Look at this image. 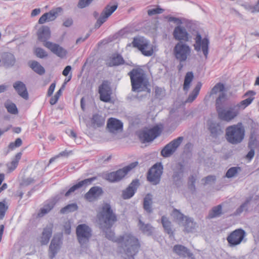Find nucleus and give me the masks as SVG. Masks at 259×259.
I'll use <instances>...</instances> for the list:
<instances>
[{
  "mask_svg": "<svg viewBox=\"0 0 259 259\" xmlns=\"http://www.w3.org/2000/svg\"><path fill=\"white\" fill-rule=\"evenodd\" d=\"M100 228L105 233L106 237L113 241L120 243L123 249L125 259H134L138 253L141 244L139 239L131 233H125L118 237L115 236L111 228L116 222L115 213L109 203H104L97 214Z\"/></svg>",
  "mask_w": 259,
  "mask_h": 259,
  "instance_id": "nucleus-1",
  "label": "nucleus"
},
{
  "mask_svg": "<svg viewBox=\"0 0 259 259\" xmlns=\"http://www.w3.org/2000/svg\"><path fill=\"white\" fill-rule=\"evenodd\" d=\"M130 77L132 89L134 92H140L148 90V80L144 70L140 68H134L128 72Z\"/></svg>",
  "mask_w": 259,
  "mask_h": 259,
  "instance_id": "nucleus-2",
  "label": "nucleus"
},
{
  "mask_svg": "<svg viewBox=\"0 0 259 259\" xmlns=\"http://www.w3.org/2000/svg\"><path fill=\"white\" fill-rule=\"evenodd\" d=\"M245 129L241 122L229 126L226 130V138L232 144L240 143L244 139Z\"/></svg>",
  "mask_w": 259,
  "mask_h": 259,
  "instance_id": "nucleus-3",
  "label": "nucleus"
},
{
  "mask_svg": "<svg viewBox=\"0 0 259 259\" xmlns=\"http://www.w3.org/2000/svg\"><path fill=\"white\" fill-rule=\"evenodd\" d=\"M138 164L137 161L132 162L115 171L107 174L105 179L110 182L114 183L120 181L129 171L136 167Z\"/></svg>",
  "mask_w": 259,
  "mask_h": 259,
  "instance_id": "nucleus-4",
  "label": "nucleus"
},
{
  "mask_svg": "<svg viewBox=\"0 0 259 259\" xmlns=\"http://www.w3.org/2000/svg\"><path fill=\"white\" fill-rule=\"evenodd\" d=\"M191 53L189 46L182 42H178L174 47L173 54L175 58L180 63L186 61Z\"/></svg>",
  "mask_w": 259,
  "mask_h": 259,
  "instance_id": "nucleus-5",
  "label": "nucleus"
},
{
  "mask_svg": "<svg viewBox=\"0 0 259 259\" xmlns=\"http://www.w3.org/2000/svg\"><path fill=\"white\" fill-rule=\"evenodd\" d=\"M92 229L86 224L79 225L76 230L78 241L82 248L86 247L92 236Z\"/></svg>",
  "mask_w": 259,
  "mask_h": 259,
  "instance_id": "nucleus-6",
  "label": "nucleus"
},
{
  "mask_svg": "<svg viewBox=\"0 0 259 259\" xmlns=\"http://www.w3.org/2000/svg\"><path fill=\"white\" fill-rule=\"evenodd\" d=\"M132 44L134 47L138 48L146 56H151L153 53L152 46L144 37H134Z\"/></svg>",
  "mask_w": 259,
  "mask_h": 259,
  "instance_id": "nucleus-7",
  "label": "nucleus"
},
{
  "mask_svg": "<svg viewBox=\"0 0 259 259\" xmlns=\"http://www.w3.org/2000/svg\"><path fill=\"white\" fill-rule=\"evenodd\" d=\"M161 133V129L158 125L154 126L150 129L144 130L140 132L139 137L143 143L150 142L158 137Z\"/></svg>",
  "mask_w": 259,
  "mask_h": 259,
  "instance_id": "nucleus-8",
  "label": "nucleus"
},
{
  "mask_svg": "<svg viewBox=\"0 0 259 259\" xmlns=\"http://www.w3.org/2000/svg\"><path fill=\"white\" fill-rule=\"evenodd\" d=\"M163 165L161 163H156L149 170L147 180L153 185L159 184L163 172Z\"/></svg>",
  "mask_w": 259,
  "mask_h": 259,
  "instance_id": "nucleus-9",
  "label": "nucleus"
},
{
  "mask_svg": "<svg viewBox=\"0 0 259 259\" xmlns=\"http://www.w3.org/2000/svg\"><path fill=\"white\" fill-rule=\"evenodd\" d=\"M195 43L194 45L195 50L199 52L202 50L203 54L206 58L208 54V48L209 40L207 37L202 38L201 34L197 32L196 36L194 38Z\"/></svg>",
  "mask_w": 259,
  "mask_h": 259,
  "instance_id": "nucleus-10",
  "label": "nucleus"
},
{
  "mask_svg": "<svg viewBox=\"0 0 259 259\" xmlns=\"http://www.w3.org/2000/svg\"><path fill=\"white\" fill-rule=\"evenodd\" d=\"M219 118L223 121L229 122L236 117L238 114L237 110L234 105L227 109L220 108L217 109Z\"/></svg>",
  "mask_w": 259,
  "mask_h": 259,
  "instance_id": "nucleus-11",
  "label": "nucleus"
},
{
  "mask_svg": "<svg viewBox=\"0 0 259 259\" xmlns=\"http://www.w3.org/2000/svg\"><path fill=\"white\" fill-rule=\"evenodd\" d=\"M184 140L183 137H179L166 145L161 151V155L164 157L171 156L180 146Z\"/></svg>",
  "mask_w": 259,
  "mask_h": 259,
  "instance_id": "nucleus-12",
  "label": "nucleus"
},
{
  "mask_svg": "<svg viewBox=\"0 0 259 259\" xmlns=\"http://www.w3.org/2000/svg\"><path fill=\"white\" fill-rule=\"evenodd\" d=\"M246 235L245 231L238 229L231 233L227 238V240L231 247L240 244Z\"/></svg>",
  "mask_w": 259,
  "mask_h": 259,
  "instance_id": "nucleus-13",
  "label": "nucleus"
},
{
  "mask_svg": "<svg viewBox=\"0 0 259 259\" xmlns=\"http://www.w3.org/2000/svg\"><path fill=\"white\" fill-rule=\"evenodd\" d=\"M118 6L117 5H107L105 8L103 9L102 13H101L100 16L97 21L95 24L96 28H99L102 24L106 21L108 18L117 9Z\"/></svg>",
  "mask_w": 259,
  "mask_h": 259,
  "instance_id": "nucleus-14",
  "label": "nucleus"
},
{
  "mask_svg": "<svg viewBox=\"0 0 259 259\" xmlns=\"http://www.w3.org/2000/svg\"><path fill=\"white\" fill-rule=\"evenodd\" d=\"M172 252L180 258H195L193 253L187 247L181 244L175 245L172 248Z\"/></svg>",
  "mask_w": 259,
  "mask_h": 259,
  "instance_id": "nucleus-15",
  "label": "nucleus"
},
{
  "mask_svg": "<svg viewBox=\"0 0 259 259\" xmlns=\"http://www.w3.org/2000/svg\"><path fill=\"white\" fill-rule=\"evenodd\" d=\"M100 100L104 102H109L111 100L112 91L107 81H104L99 87Z\"/></svg>",
  "mask_w": 259,
  "mask_h": 259,
  "instance_id": "nucleus-16",
  "label": "nucleus"
},
{
  "mask_svg": "<svg viewBox=\"0 0 259 259\" xmlns=\"http://www.w3.org/2000/svg\"><path fill=\"white\" fill-rule=\"evenodd\" d=\"M62 244L61 238L59 235H55L52 239L49 246V255L51 259H53L61 248Z\"/></svg>",
  "mask_w": 259,
  "mask_h": 259,
  "instance_id": "nucleus-17",
  "label": "nucleus"
},
{
  "mask_svg": "<svg viewBox=\"0 0 259 259\" xmlns=\"http://www.w3.org/2000/svg\"><path fill=\"white\" fill-rule=\"evenodd\" d=\"M173 36L176 40L179 41H188L190 38V34L186 29L183 26H176L173 31Z\"/></svg>",
  "mask_w": 259,
  "mask_h": 259,
  "instance_id": "nucleus-18",
  "label": "nucleus"
},
{
  "mask_svg": "<svg viewBox=\"0 0 259 259\" xmlns=\"http://www.w3.org/2000/svg\"><path fill=\"white\" fill-rule=\"evenodd\" d=\"M62 10V8L58 7L51 10L48 13H46L40 17L38 23L39 24H44L47 21L49 22L54 20Z\"/></svg>",
  "mask_w": 259,
  "mask_h": 259,
  "instance_id": "nucleus-19",
  "label": "nucleus"
},
{
  "mask_svg": "<svg viewBox=\"0 0 259 259\" xmlns=\"http://www.w3.org/2000/svg\"><path fill=\"white\" fill-rule=\"evenodd\" d=\"M139 186V181L138 179L133 180L127 188L123 190L122 196L124 199H128L132 197L136 193Z\"/></svg>",
  "mask_w": 259,
  "mask_h": 259,
  "instance_id": "nucleus-20",
  "label": "nucleus"
},
{
  "mask_svg": "<svg viewBox=\"0 0 259 259\" xmlns=\"http://www.w3.org/2000/svg\"><path fill=\"white\" fill-rule=\"evenodd\" d=\"M44 46L57 56L63 58L67 54V51L58 44L50 41L46 42Z\"/></svg>",
  "mask_w": 259,
  "mask_h": 259,
  "instance_id": "nucleus-21",
  "label": "nucleus"
},
{
  "mask_svg": "<svg viewBox=\"0 0 259 259\" xmlns=\"http://www.w3.org/2000/svg\"><path fill=\"white\" fill-rule=\"evenodd\" d=\"M107 127L109 131L112 133H117L123 129L122 122L116 118H110L107 121Z\"/></svg>",
  "mask_w": 259,
  "mask_h": 259,
  "instance_id": "nucleus-22",
  "label": "nucleus"
},
{
  "mask_svg": "<svg viewBox=\"0 0 259 259\" xmlns=\"http://www.w3.org/2000/svg\"><path fill=\"white\" fill-rule=\"evenodd\" d=\"M255 94V92L251 91H248L244 94V96H250V97H249L248 98L244 100L241 101L238 104L234 105L235 107L237 110L238 112H239V110L240 109H244L251 103V102L254 99V98L252 96H254Z\"/></svg>",
  "mask_w": 259,
  "mask_h": 259,
  "instance_id": "nucleus-23",
  "label": "nucleus"
},
{
  "mask_svg": "<svg viewBox=\"0 0 259 259\" xmlns=\"http://www.w3.org/2000/svg\"><path fill=\"white\" fill-rule=\"evenodd\" d=\"M13 88L17 92L18 94L25 100H27L29 98L28 93L26 85L21 81H16L13 84Z\"/></svg>",
  "mask_w": 259,
  "mask_h": 259,
  "instance_id": "nucleus-24",
  "label": "nucleus"
},
{
  "mask_svg": "<svg viewBox=\"0 0 259 259\" xmlns=\"http://www.w3.org/2000/svg\"><path fill=\"white\" fill-rule=\"evenodd\" d=\"M95 180V178H91L84 179L82 181H81L74 185L69 189L65 193V196L66 197L69 196L71 193L74 192L77 189L80 188L83 186H87L90 185L94 180Z\"/></svg>",
  "mask_w": 259,
  "mask_h": 259,
  "instance_id": "nucleus-25",
  "label": "nucleus"
},
{
  "mask_svg": "<svg viewBox=\"0 0 259 259\" xmlns=\"http://www.w3.org/2000/svg\"><path fill=\"white\" fill-rule=\"evenodd\" d=\"M103 193L102 189L98 186L92 187L85 194L84 198L89 201H93Z\"/></svg>",
  "mask_w": 259,
  "mask_h": 259,
  "instance_id": "nucleus-26",
  "label": "nucleus"
},
{
  "mask_svg": "<svg viewBox=\"0 0 259 259\" xmlns=\"http://www.w3.org/2000/svg\"><path fill=\"white\" fill-rule=\"evenodd\" d=\"M208 130L212 137H217L223 134V131L222 129L220 122L210 120L208 122Z\"/></svg>",
  "mask_w": 259,
  "mask_h": 259,
  "instance_id": "nucleus-27",
  "label": "nucleus"
},
{
  "mask_svg": "<svg viewBox=\"0 0 259 259\" xmlns=\"http://www.w3.org/2000/svg\"><path fill=\"white\" fill-rule=\"evenodd\" d=\"M2 61L5 67L7 68L11 67L15 64L16 58L13 54L6 52L2 55Z\"/></svg>",
  "mask_w": 259,
  "mask_h": 259,
  "instance_id": "nucleus-28",
  "label": "nucleus"
},
{
  "mask_svg": "<svg viewBox=\"0 0 259 259\" xmlns=\"http://www.w3.org/2000/svg\"><path fill=\"white\" fill-rule=\"evenodd\" d=\"M50 30L48 26H42L38 30V38L40 41L44 42V44L47 42V40L50 38Z\"/></svg>",
  "mask_w": 259,
  "mask_h": 259,
  "instance_id": "nucleus-29",
  "label": "nucleus"
},
{
  "mask_svg": "<svg viewBox=\"0 0 259 259\" xmlns=\"http://www.w3.org/2000/svg\"><path fill=\"white\" fill-rule=\"evenodd\" d=\"M184 170V166L181 163H178L174 169L172 179L176 184L177 182L181 181L183 176Z\"/></svg>",
  "mask_w": 259,
  "mask_h": 259,
  "instance_id": "nucleus-30",
  "label": "nucleus"
},
{
  "mask_svg": "<svg viewBox=\"0 0 259 259\" xmlns=\"http://www.w3.org/2000/svg\"><path fill=\"white\" fill-rule=\"evenodd\" d=\"M53 225H49L44 229L41 237V243L42 245L47 244L52 235Z\"/></svg>",
  "mask_w": 259,
  "mask_h": 259,
  "instance_id": "nucleus-31",
  "label": "nucleus"
},
{
  "mask_svg": "<svg viewBox=\"0 0 259 259\" xmlns=\"http://www.w3.org/2000/svg\"><path fill=\"white\" fill-rule=\"evenodd\" d=\"M105 117L99 113H95L91 118V123L94 127H101L105 123Z\"/></svg>",
  "mask_w": 259,
  "mask_h": 259,
  "instance_id": "nucleus-32",
  "label": "nucleus"
},
{
  "mask_svg": "<svg viewBox=\"0 0 259 259\" xmlns=\"http://www.w3.org/2000/svg\"><path fill=\"white\" fill-rule=\"evenodd\" d=\"M28 65L35 72L39 75H42L45 72L44 68L36 61H29Z\"/></svg>",
  "mask_w": 259,
  "mask_h": 259,
  "instance_id": "nucleus-33",
  "label": "nucleus"
},
{
  "mask_svg": "<svg viewBox=\"0 0 259 259\" xmlns=\"http://www.w3.org/2000/svg\"><path fill=\"white\" fill-rule=\"evenodd\" d=\"M152 195L150 194H147L143 201V208L147 213H150L152 212Z\"/></svg>",
  "mask_w": 259,
  "mask_h": 259,
  "instance_id": "nucleus-34",
  "label": "nucleus"
},
{
  "mask_svg": "<svg viewBox=\"0 0 259 259\" xmlns=\"http://www.w3.org/2000/svg\"><path fill=\"white\" fill-rule=\"evenodd\" d=\"M138 227L144 234L151 235L153 232V227L149 224H145L140 219L139 220Z\"/></svg>",
  "mask_w": 259,
  "mask_h": 259,
  "instance_id": "nucleus-35",
  "label": "nucleus"
},
{
  "mask_svg": "<svg viewBox=\"0 0 259 259\" xmlns=\"http://www.w3.org/2000/svg\"><path fill=\"white\" fill-rule=\"evenodd\" d=\"M252 200V197H249L245 200L244 202H243L237 209L236 210L235 212V214L236 215H240L243 211H247L249 205L250 201Z\"/></svg>",
  "mask_w": 259,
  "mask_h": 259,
  "instance_id": "nucleus-36",
  "label": "nucleus"
},
{
  "mask_svg": "<svg viewBox=\"0 0 259 259\" xmlns=\"http://www.w3.org/2000/svg\"><path fill=\"white\" fill-rule=\"evenodd\" d=\"M124 62V61L121 55H116L113 56L107 63L109 66L112 67L123 64Z\"/></svg>",
  "mask_w": 259,
  "mask_h": 259,
  "instance_id": "nucleus-37",
  "label": "nucleus"
},
{
  "mask_svg": "<svg viewBox=\"0 0 259 259\" xmlns=\"http://www.w3.org/2000/svg\"><path fill=\"white\" fill-rule=\"evenodd\" d=\"M201 86L202 84L201 82H199L197 83L192 93L189 95L187 100V102H192L196 99L199 93Z\"/></svg>",
  "mask_w": 259,
  "mask_h": 259,
  "instance_id": "nucleus-38",
  "label": "nucleus"
},
{
  "mask_svg": "<svg viewBox=\"0 0 259 259\" xmlns=\"http://www.w3.org/2000/svg\"><path fill=\"white\" fill-rule=\"evenodd\" d=\"M22 155L21 152L18 153L11 162L7 164L8 168L10 171H13L17 166L18 162L21 159Z\"/></svg>",
  "mask_w": 259,
  "mask_h": 259,
  "instance_id": "nucleus-39",
  "label": "nucleus"
},
{
  "mask_svg": "<svg viewBox=\"0 0 259 259\" xmlns=\"http://www.w3.org/2000/svg\"><path fill=\"white\" fill-rule=\"evenodd\" d=\"M222 214V206L221 204L213 207L209 212L208 218L212 219L220 217Z\"/></svg>",
  "mask_w": 259,
  "mask_h": 259,
  "instance_id": "nucleus-40",
  "label": "nucleus"
},
{
  "mask_svg": "<svg viewBox=\"0 0 259 259\" xmlns=\"http://www.w3.org/2000/svg\"><path fill=\"white\" fill-rule=\"evenodd\" d=\"M171 215L173 218L181 225L184 223V221L187 217L182 213L179 210L176 208L173 209Z\"/></svg>",
  "mask_w": 259,
  "mask_h": 259,
  "instance_id": "nucleus-41",
  "label": "nucleus"
},
{
  "mask_svg": "<svg viewBox=\"0 0 259 259\" xmlns=\"http://www.w3.org/2000/svg\"><path fill=\"white\" fill-rule=\"evenodd\" d=\"M185 227V230L187 232H192L195 228L196 224L194 223L193 220L190 218L186 217L184 223L182 224Z\"/></svg>",
  "mask_w": 259,
  "mask_h": 259,
  "instance_id": "nucleus-42",
  "label": "nucleus"
},
{
  "mask_svg": "<svg viewBox=\"0 0 259 259\" xmlns=\"http://www.w3.org/2000/svg\"><path fill=\"white\" fill-rule=\"evenodd\" d=\"M161 223L165 231L169 235L172 234V231L171 228V223L168 219L165 216L161 218Z\"/></svg>",
  "mask_w": 259,
  "mask_h": 259,
  "instance_id": "nucleus-43",
  "label": "nucleus"
},
{
  "mask_svg": "<svg viewBox=\"0 0 259 259\" xmlns=\"http://www.w3.org/2000/svg\"><path fill=\"white\" fill-rule=\"evenodd\" d=\"M193 73L192 72L187 73L185 79L183 89L185 91H188L190 88V84L193 78Z\"/></svg>",
  "mask_w": 259,
  "mask_h": 259,
  "instance_id": "nucleus-44",
  "label": "nucleus"
},
{
  "mask_svg": "<svg viewBox=\"0 0 259 259\" xmlns=\"http://www.w3.org/2000/svg\"><path fill=\"white\" fill-rule=\"evenodd\" d=\"M227 100V95L224 93L222 92L220 94L218 98L216 99V109H218V108H223V106L225 104L226 101Z\"/></svg>",
  "mask_w": 259,
  "mask_h": 259,
  "instance_id": "nucleus-45",
  "label": "nucleus"
},
{
  "mask_svg": "<svg viewBox=\"0 0 259 259\" xmlns=\"http://www.w3.org/2000/svg\"><path fill=\"white\" fill-rule=\"evenodd\" d=\"M55 205V203L53 201H51L47 202L44 206L40 209V212L39 213L38 215L42 217L44 215L48 213Z\"/></svg>",
  "mask_w": 259,
  "mask_h": 259,
  "instance_id": "nucleus-46",
  "label": "nucleus"
},
{
  "mask_svg": "<svg viewBox=\"0 0 259 259\" xmlns=\"http://www.w3.org/2000/svg\"><path fill=\"white\" fill-rule=\"evenodd\" d=\"M249 149H256L259 147V142L257 140L255 135L251 134L249 140L248 145Z\"/></svg>",
  "mask_w": 259,
  "mask_h": 259,
  "instance_id": "nucleus-47",
  "label": "nucleus"
},
{
  "mask_svg": "<svg viewBox=\"0 0 259 259\" xmlns=\"http://www.w3.org/2000/svg\"><path fill=\"white\" fill-rule=\"evenodd\" d=\"M241 170L240 167H231L226 174V177L227 178H232L237 175L239 171Z\"/></svg>",
  "mask_w": 259,
  "mask_h": 259,
  "instance_id": "nucleus-48",
  "label": "nucleus"
},
{
  "mask_svg": "<svg viewBox=\"0 0 259 259\" xmlns=\"http://www.w3.org/2000/svg\"><path fill=\"white\" fill-rule=\"evenodd\" d=\"M78 206L76 203H71L62 208L61 209L60 212L62 213H65L69 212H73L76 210Z\"/></svg>",
  "mask_w": 259,
  "mask_h": 259,
  "instance_id": "nucleus-49",
  "label": "nucleus"
},
{
  "mask_svg": "<svg viewBox=\"0 0 259 259\" xmlns=\"http://www.w3.org/2000/svg\"><path fill=\"white\" fill-rule=\"evenodd\" d=\"M154 93L155 97L160 100L163 99L165 96V91L163 88L155 87Z\"/></svg>",
  "mask_w": 259,
  "mask_h": 259,
  "instance_id": "nucleus-50",
  "label": "nucleus"
},
{
  "mask_svg": "<svg viewBox=\"0 0 259 259\" xmlns=\"http://www.w3.org/2000/svg\"><path fill=\"white\" fill-rule=\"evenodd\" d=\"M5 106L8 112L11 114H16L18 112L17 108L14 103H5Z\"/></svg>",
  "mask_w": 259,
  "mask_h": 259,
  "instance_id": "nucleus-51",
  "label": "nucleus"
},
{
  "mask_svg": "<svg viewBox=\"0 0 259 259\" xmlns=\"http://www.w3.org/2000/svg\"><path fill=\"white\" fill-rule=\"evenodd\" d=\"M196 180V176L194 175H191L188 180V187L189 189L192 192H194L195 191V183Z\"/></svg>",
  "mask_w": 259,
  "mask_h": 259,
  "instance_id": "nucleus-52",
  "label": "nucleus"
},
{
  "mask_svg": "<svg viewBox=\"0 0 259 259\" xmlns=\"http://www.w3.org/2000/svg\"><path fill=\"white\" fill-rule=\"evenodd\" d=\"M224 85L223 83H218L212 89L210 94H215L219 92L222 93L224 91Z\"/></svg>",
  "mask_w": 259,
  "mask_h": 259,
  "instance_id": "nucleus-53",
  "label": "nucleus"
},
{
  "mask_svg": "<svg viewBox=\"0 0 259 259\" xmlns=\"http://www.w3.org/2000/svg\"><path fill=\"white\" fill-rule=\"evenodd\" d=\"M8 208L5 201L0 202V220H2L4 218Z\"/></svg>",
  "mask_w": 259,
  "mask_h": 259,
  "instance_id": "nucleus-54",
  "label": "nucleus"
},
{
  "mask_svg": "<svg viewBox=\"0 0 259 259\" xmlns=\"http://www.w3.org/2000/svg\"><path fill=\"white\" fill-rule=\"evenodd\" d=\"M22 144V140L20 138H17L14 142L10 143L9 145V148L11 150H13L16 148L19 147Z\"/></svg>",
  "mask_w": 259,
  "mask_h": 259,
  "instance_id": "nucleus-55",
  "label": "nucleus"
},
{
  "mask_svg": "<svg viewBox=\"0 0 259 259\" xmlns=\"http://www.w3.org/2000/svg\"><path fill=\"white\" fill-rule=\"evenodd\" d=\"M62 88L55 94V96L51 98L50 103L53 105H55L58 101L60 96L62 94Z\"/></svg>",
  "mask_w": 259,
  "mask_h": 259,
  "instance_id": "nucleus-56",
  "label": "nucleus"
},
{
  "mask_svg": "<svg viewBox=\"0 0 259 259\" xmlns=\"http://www.w3.org/2000/svg\"><path fill=\"white\" fill-rule=\"evenodd\" d=\"M35 53L37 57L44 58L48 56L47 52L42 49L37 48L35 50Z\"/></svg>",
  "mask_w": 259,
  "mask_h": 259,
  "instance_id": "nucleus-57",
  "label": "nucleus"
},
{
  "mask_svg": "<svg viewBox=\"0 0 259 259\" xmlns=\"http://www.w3.org/2000/svg\"><path fill=\"white\" fill-rule=\"evenodd\" d=\"M163 11V9L160 8H156L149 10L148 11V14L149 16H152L155 14H161Z\"/></svg>",
  "mask_w": 259,
  "mask_h": 259,
  "instance_id": "nucleus-58",
  "label": "nucleus"
},
{
  "mask_svg": "<svg viewBox=\"0 0 259 259\" xmlns=\"http://www.w3.org/2000/svg\"><path fill=\"white\" fill-rule=\"evenodd\" d=\"M93 0H79L78 3V7L82 9L89 6Z\"/></svg>",
  "mask_w": 259,
  "mask_h": 259,
  "instance_id": "nucleus-59",
  "label": "nucleus"
},
{
  "mask_svg": "<svg viewBox=\"0 0 259 259\" xmlns=\"http://www.w3.org/2000/svg\"><path fill=\"white\" fill-rule=\"evenodd\" d=\"M205 181V184H209L211 182H214L215 181V177L214 176H208L203 179Z\"/></svg>",
  "mask_w": 259,
  "mask_h": 259,
  "instance_id": "nucleus-60",
  "label": "nucleus"
},
{
  "mask_svg": "<svg viewBox=\"0 0 259 259\" xmlns=\"http://www.w3.org/2000/svg\"><path fill=\"white\" fill-rule=\"evenodd\" d=\"M55 87H56L55 83H52L50 85V86L49 87V88L48 89V93H47V95L48 96L50 97L52 95V94L55 90Z\"/></svg>",
  "mask_w": 259,
  "mask_h": 259,
  "instance_id": "nucleus-61",
  "label": "nucleus"
},
{
  "mask_svg": "<svg viewBox=\"0 0 259 259\" xmlns=\"http://www.w3.org/2000/svg\"><path fill=\"white\" fill-rule=\"evenodd\" d=\"M250 150L247 154L246 157L249 160H251L254 156L255 149H249Z\"/></svg>",
  "mask_w": 259,
  "mask_h": 259,
  "instance_id": "nucleus-62",
  "label": "nucleus"
},
{
  "mask_svg": "<svg viewBox=\"0 0 259 259\" xmlns=\"http://www.w3.org/2000/svg\"><path fill=\"white\" fill-rule=\"evenodd\" d=\"M71 66L68 65L66 66L62 72V74L65 76H67L69 72L71 71Z\"/></svg>",
  "mask_w": 259,
  "mask_h": 259,
  "instance_id": "nucleus-63",
  "label": "nucleus"
},
{
  "mask_svg": "<svg viewBox=\"0 0 259 259\" xmlns=\"http://www.w3.org/2000/svg\"><path fill=\"white\" fill-rule=\"evenodd\" d=\"M73 23V20L71 18H68L65 20L63 22V25L65 27H68L72 25Z\"/></svg>",
  "mask_w": 259,
  "mask_h": 259,
  "instance_id": "nucleus-64",
  "label": "nucleus"
}]
</instances>
